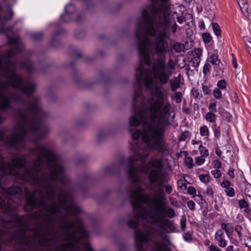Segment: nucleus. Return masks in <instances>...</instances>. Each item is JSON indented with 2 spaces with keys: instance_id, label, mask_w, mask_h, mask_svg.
Returning a JSON list of instances; mask_svg holds the SVG:
<instances>
[{
  "instance_id": "f257e3e1",
  "label": "nucleus",
  "mask_w": 251,
  "mask_h": 251,
  "mask_svg": "<svg viewBox=\"0 0 251 251\" xmlns=\"http://www.w3.org/2000/svg\"><path fill=\"white\" fill-rule=\"evenodd\" d=\"M168 0H152L153 3L141 12L142 20L137 26L136 37L141 64L136 69L137 87L133 97L134 115L130 126L142 124L143 131L132 132L134 142L141 138L146 144H168L164 139L170 125L172 106L168 92L161 85L167 84L172 75L165 58L172 49L167 30L171 23Z\"/></svg>"
},
{
  "instance_id": "f03ea898",
  "label": "nucleus",
  "mask_w": 251,
  "mask_h": 251,
  "mask_svg": "<svg viewBox=\"0 0 251 251\" xmlns=\"http://www.w3.org/2000/svg\"><path fill=\"white\" fill-rule=\"evenodd\" d=\"M173 189L171 184H163L161 180L158 188L154 190L151 197L148 194H142L143 189L141 186L131 190L129 196L133 208V219L128 221V226L135 229L139 219H142L151 220L152 225H157L162 230H164L166 227L171 228L174 227L170 220L165 219V214L169 218L176 216L173 208L166 209V194H171Z\"/></svg>"
},
{
  "instance_id": "7ed1b4c3",
  "label": "nucleus",
  "mask_w": 251,
  "mask_h": 251,
  "mask_svg": "<svg viewBox=\"0 0 251 251\" xmlns=\"http://www.w3.org/2000/svg\"><path fill=\"white\" fill-rule=\"evenodd\" d=\"M1 192L6 199V201L0 197V209H2L10 218L6 223V228H10L12 226L18 227L11 236L10 240L17 242L20 245L25 246L30 250L34 248L37 239H39L38 244L40 246L51 248L52 246L51 243L56 241V237L55 236L48 237L46 234H41V225L38 224L36 227L32 229L33 233L32 235L27 236L26 235L25 232L30 229L29 220L26 217L19 216L17 213V207L21 203L20 200L22 192L21 188L13 186L4 189Z\"/></svg>"
},
{
  "instance_id": "20e7f679",
  "label": "nucleus",
  "mask_w": 251,
  "mask_h": 251,
  "mask_svg": "<svg viewBox=\"0 0 251 251\" xmlns=\"http://www.w3.org/2000/svg\"><path fill=\"white\" fill-rule=\"evenodd\" d=\"M160 240L152 241V246L151 251H172L170 247V239L166 234H158ZM155 234H135V240L137 251H144L143 245L147 243L151 238L156 237Z\"/></svg>"
},
{
  "instance_id": "39448f33",
  "label": "nucleus",
  "mask_w": 251,
  "mask_h": 251,
  "mask_svg": "<svg viewBox=\"0 0 251 251\" xmlns=\"http://www.w3.org/2000/svg\"><path fill=\"white\" fill-rule=\"evenodd\" d=\"M151 166L153 169L149 172L148 177L149 184L151 186L159 178L163 163L160 159H155L151 161Z\"/></svg>"
},
{
  "instance_id": "423d86ee",
  "label": "nucleus",
  "mask_w": 251,
  "mask_h": 251,
  "mask_svg": "<svg viewBox=\"0 0 251 251\" xmlns=\"http://www.w3.org/2000/svg\"><path fill=\"white\" fill-rule=\"evenodd\" d=\"M215 240L218 246L221 248H225L227 245V241L226 239V236L224 231L219 229L215 233Z\"/></svg>"
},
{
  "instance_id": "0eeeda50",
  "label": "nucleus",
  "mask_w": 251,
  "mask_h": 251,
  "mask_svg": "<svg viewBox=\"0 0 251 251\" xmlns=\"http://www.w3.org/2000/svg\"><path fill=\"white\" fill-rule=\"evenodd\" d=\"M3 14V10L0 7V27L1 29H0V33L3 32H6L5 29L4 27L5 24L7 22L8 20L12 18L14 15V13L12 10L10 11V18H8L6 16H4L3 17H2V15Z\"/></svg>"
},
{
  "instance_id": "6e6552de",
  "label": "nucleus",
  "mask_w": 251,
  "mask_h": 251,
  "mask_svg": "<svg viewBox=\"0 0 251 251\" xmlns=\"http://www.w3.org/2000/svg\"><path fill=\"white\" fill-rule=\"evenodd\" d=\"M180 79L178 77H174L170 82V88L173 92L176 91L180 86Z\"/></svg>"
},
{
  "instance_id": "1a4fd4ad",
  "label": "nucleus",
  "mask_w": 251,
  "mask_h": 251,
  "mask_svg": "<svg viewBox=\"0 0 251 251\" xmlns=\"http://www.w3.org/2000/svg\"><path fill=\"white\" fill-rule=\"evenodd\" d=\"M238 204L240 209H244V213L249 214L251 212V209L249 207V204L245 199H243L240 200L238 201Z\"/></svg>"
},
{
  "instance_id": "9d476101",
  "label": "nucleus",
  "mask_w": 251,
  "mask_h": 251,
  "mask_svg": "<svg viewBox=\"0 0 251 251\" xmlns=\"http://www.w3.org/2000/svg\"><path fill=\"white\" fill-rule=\"evenodd\" d=\"M173 48L176 52L184 51L185 50L184 45L179 42L175 43L173 44Z\"/></svg>"
},
{
  "instance_id": "9b49d317",
  "label": "nucleus",
  "mask_w": 251,
  "mask_h": 251,
  "mask_svg": "<svg viewBox=\"0 0 251 251\" xmlns=\"http://www.w3.org/2000/svg\"><path fill=\"white\" fill-rule=\"evenodd\" d=\"M205 120L210 123H214L216 120V115L215 113L208 112L205 115Z\"/></svg>"
},
{
  "instance_id": "f8f14e48",
  "label": "nucleus",
  "mask_w": 251,
  "mask_h": 251,
  "mask_svg": "<svg viewBox=\"0 0 251 251\" xmlns=\"http://www.w3.org/2000/svg\"><path fill=\"white\" fill-rule=\"evenodd\" d=\"M234 230L237 234L239 241H241L242 240L243 231L244 230L243 227L239 225H236L235 226Z\"/></svg>"
},
{
  "instance_id": "ddd939ff",
  "label": "nucleus",
  "mask_w": 251,
  "mask_h": 251,
  "mask_svg": "<svg viewBox=\"0 0 251 251\" xmlns=\"http://www.w3.org/2000/svg\"><path fill=\"white\" fill-rule=\"evenodd\" d=\"M21 66L28 72H31L33 70L32 64L28 60H25L22 63Z\"/></svg>"
},
{
  "instance_id": "4468645a",
  "label": "nucleus",
  "mask_w": 251,
  "mask_h": 251,
  "mask_svg": "<svg viewBox=\"0 0 251 251\" xmlns=\"http://www.w3.org/2000/svg\"><path fill=\"white\" fill-rule=\"evenodd\" d=\"M191 93L192 96L195 99L200 100L202 97V95L195 88L191 90Z\"/></svg>"
},
{
  "instance_id": "2eb2a0df",
  "label": "nucleus",
  "mask_w": 251,
  "mask_h": 251,
  "mask_svg": "<svg viewBox=\"0 0 251 251\" xmlns=\"http://www.w3.org/2000/svg\"><path fill=\"white\" fill-rule=\"evenodd\" d=\"M200 133L202 136H208L209 134V129L206 126L203 125L200 127Z\"/></svg>"
},
{
  "instance_id": "dca6fc26",
  "label": "nucleus",
  "mask_w": 251,
  "mask_h": 251,
  "mask_svg": "<svg viewBox=\"0 0 251 251\" xmlns=\"http://www.w3.org/2000/svg\"><path fill=\"white\" fill-rule=\"evenodd\" d=\"M218 58V55L217 54H212L210 57V62L213 65H219L221 63V61Z\"/></svg>"
},
{
  "instance_id": "f3484780",
  "label": "nucleus",
  "mask_w": 251,
  "mask_h": 251,
  "mask_svg": "<svg viewBox=\"0 0 251 251\" xmlns=\"http://www.w3.org/2000/svg\"><path fill=\"white\" fill-rule=\"evenodd\" d=\"M208 108L209 112H212L213 113H216L217 112L216 101L213 100L209 104Z\"/></svg>"
},
{
  "instance_id": "a211bd4d",
  "label": "nucleus",
  "mask_w": 251,
  "mask_h": 251,
  "mask_svg": "<svg viewBox=\"0 0 251 251\" xmlns=\"http://www.w3.org/2000/svg\"><path fill=\"white\" fill-rule=\"evenodd\" d=\"M212 29L213 30L215 34V35L217 36H220L221 35V30L220 28L219 25L217 23H212Z\"/></svg>"
},
{
  "instance_id": "6ab92c4d",
  "label": "nucleus",
  "mask_w": 251,
  "mask_h": 251,
  "mask_svg": "<svg viewBox=\"0 0 251 251\" xmlns=\"http://www.w3.org/2000/svg\"><path fill=\"white\" fill-rule=\"evenodd\" d=\"M65 10L66 14H73L75 10V6L72 4H69L65 7Z\"/></svg>"
},
{
  "instance_id": "aec40b11",
  "label": "nucleus",
  "mask_w": 251,
  "mask_h": 251,
  "mask_svg": "<svg viewBox=\"0 0 251 251\" xmlns=\"http://www.w3.org/2000/svg\"><path fill=\"white\" fill-rule=\"evenodd\" d=\"M210 85H202V91L204 95H210L212 93V90L210 89Z\"/></svg>"
},
{
  "instance_id": "412c9836",
  "label": "nucleus",
  "mask_w": 251,
  "mask_h": 251,
  "mask_svg": "<svg viewBox=\"0 0 251 251\" xmlns=\"http://www.w3.org/2000/svg\"><path fill=\"white\" fill-rule=\"evenodd\" d=\"M240 9L243 14L245 16H247L249 13L251 12V10L249 8L248 4L240 6Z\"/></svg>"
},
{
  "instance_id": "4be33fe9",
  "label": "nucleus",
  "mask_w": 251,
  "mask_h": 251,
  "mask_svg": "<svg viewBox=\"0 0 251 251\" xmlns=\"http://www.w3.org/2000/svg\"><path fill=\"white\" fill-rule=\"evenodd\" d=\"M184 163L188 168H192L194 165L193 163V160L192 157L190 156L186 157L184 159Z\"/></svg>"
},
{
  "instance_id": "5701e85b",
  "label": "nucleus",
  "mask_w": 251,
  "mask_h": 251,
  "mask_svg": "<svg viewBox=\"0 0 251 251\" xmlns=\"http://www.w3.org/2000/svg\"><path fill=\"white\" fill-rule=\"evenodd\" d=\"M199 150L201 153V156L205 157L209 155L208 150L202 145H201L199 146Z\"/></svg>"
},
{
  "instance_id": "b1692460",
  "label": "nucleus",
  "mask_w": 251,
  "mask_h": 251,
  "mask_svg": "<svg viewBox=\"0 0 251 251\" xmlns=\"http://www.w3.org/2000/svg\"><path fill=\"white\" fill-rule=\"evenodd\" d=\"M193 56L196 58H201L202 55V50L200 48H196L192 52Z\"/></svg>"
},
{
  "instance_id": "393cba45",
  "label": "nucleus",
  "mask_w": 251,
  "mask_h": 251,
  "mask_svg": "<svg viewBox=\"0 0 251 251\" xmlns=\"http://www.w3.org/2000/svg\"><path fill=\"white\" fill-rule=\"evenodd\" d=\"M222 91L219 89H215L213 91V95L215 99L220 100L222 97Z\"/></svg>"
},
{
  "instance_id": "a878e982",
  "label": "nucleus",
  "mask_w": 251,
  "mask_h": 251,
  "mask_svg": "<svg viewBox=\"0 0 251 251\" xmlns=\"http://www.w3.org/2000/svg\"><path fill=\"white\" fill-rule=\"evenodd\" d=\"M217 85L218 86L217 89H219L221 90H224L226 88V83L224 79L219 80Z\"/></svg>"
},
{
  "instance_id": "bb28decb",
  "label": "nucleus",
  "mask_w": 251,
  "mask_h": 251,
  "mask_svg": "<svg viewBox=\"0 0 251 251\" xmlns=\"http://www.w3.org/2000/svg\"><path fill=\"white\" fill-rule=\"evenodd\" d=\"M199 177L201 181L204 183H207L210 180V176L209 175L201 174L199 175Z\"/></svg>"
},
{
  "instance_id": "cd10ccee",
  "label": "nucleus",
  "mask_w": 251,
  "mask_h": 251,
  "mask_svg": "<svg viewBox=\"0 0 251 251\" xmlns=\"http://www.w3.org/2000/svg\"><path fill=\"white\" fill-rule=\"evenodd\" d=\"M182 98V94L180 92H176L175 93L174 99L177 103L181 102Z\"/></svg>"
},
{
  "instance_id": "c85d7f7f",
  "label": "nucleus",
  "mask_w": 251,
  "mask_h": 251,
  "mask_svg": "<svg viewBox=\"0 0 251 251\" xmlns=\"http://www.w3.org/2000/svg\"><path fill=\"white\" fill-rule=\"evenodd\" d=\"M202 38H203V42L205 43H209L211 42V41L212 40V38H211L210 35L207 32L203 33Z\"/></svg>"
},
{
  "instance_id": "c756f323",
  "label": "nucleus",
  "mask_w": 251,
  "mask_h": 251,
  "mask_svg": "<svg viewBox=\"0 0 251 251\" xmlns=\"http://www.w3.org/2000/svg\"><path fill=\"white\" fill-rule=\"evenodd\" d=\"M226 195L230 197H233L235 194V191L232 187H229L225 189Z\"/></svg>"
},
{
  "instance_id": "7c9ffc66",
  "label": "nucleus",
  "mask_w": 251,
  "mask_h": 251,
  "mask_svg": "<svg viewBox=\"0 0 251 251\" xmlns=\"http://www.w3.org/2000/svg\"><path fill=\"white\" fill-rule=\"evenodd\" d=\"M214 129V133L215 136L219 138L221 135V132L219 127H217L216 125L214 124L212 126Z\"/></svg>"
},
{
  "instance_id": "2f4dec72",
  "label": "nucleus",
  "mask_w": 251,
  "mask_h": 251,
  "mask_svg": "<svg viewBox=\"0 0 251 251\" xmlns=\"http://www.w3.org/2000/svg\"><path fill=\"white\" fill-rule=\"evenodd\" d=\"M205 157H203L202 156H200L199 157H197L196 158H195V162H196V163L198 165H201V164H202L204 161H205Z\"/></svg>"
},
{
  "instance_id": "473e14b6",
  "label": "nucleus",
  "mask_w": 251,
  "mask_h": 251,
  "mask_svg": "<svg viewBox=\"0 0 251 251\" xmlns=\"http://www.w3.org/2000/svg\"><path fill=\"white\" fill-rule=\"evenodd\" d=\"M201 60V58H199L198 57L196 58V57H193L192 58V59H191V62L192 63L194 67H198L200 63Z\"/></svg>"
},
{
  "instance_id": "72a5a7b5",
  "label": "nucleus",
  "mask_w": 251,
  "mask_h": 251,
  "mask_svg": "<svg viewBox=\"0 0 251 251\" xmlns=\"http://www.w3.org/2000/svg\"><path fill=\"white\" fill-rule=\"evenodd\" d=\"M211 174L216 178H218L220 177L222 175L221 171L218 169L212 170L211 171Z\"/></svg>"
},
{
  "instance_id": "f704fd0d",
  "label": "nucleus",
  "mask_w": 251,
  "mask_h": 251,
  "mask_svg": "<svg viewBox=\"0 0 251 251\" xmlns=\"http://www.w3.org/2000/svg\"><path fill=\"white\" fill-rule=\"evenodd\" d=\"M231 185V183L227 179H224L222 182L221 183V186L226 189L230 187Z\"/></svg>"
},
{
  "instance_id": "c9c22d12",
  "label": "nucleus",
  "mask_w": 251,
  "mask_h": 251,
  "mask_svg": "<svg viewBox=\"0 0 251 251\" xmlns=\"http://www.w3.org/2000/svg\"><path fill=\"white\" fill-rule=\"evenodd\" d=\"M32 39L34 40H37L43 37V34L41 32L36 33L31 35Z\"/></svg>"
},
{
  "instance_id": "e433bc0d",
  "label": "nucleus",
  "mask_w": 251,
  "mask_h": 251,
  "mask_svg": "<svg viewBox=\"0 0 251 251\" xmlns=\"http://www.w3.org/2000/svg\"><path fill=\"white\" fill-rule=\"evenodd\" d=\"M189 134V132L185 131L183 132L179 137V140L181 141H185Z\"/></svg>"
},
{
  "instance_id": "4c0bfd02",
  "label": "nucleus",
  "mask_w": 251,
  "mask_h": 251,
  "mask_svg": "<svg viewBox=\"0 0 251 251\" xmlns=\"http://www.w3.org/2000/svg\"><path fill=\"white\" fill-rule=\"evenodd\" d=\"M211 66L210 64L206 63L203 67V73L206 75L208 72H209Z\"/></svg>"
},
{
  "instance_id": "58836bf2",
  "label": "nucleus",
  "mask_w": 251,
  "mask_h": 251,
  "mask_svg": "<svg viewBox=\"0 0 251 251\" xmlns=\"http://www.w3.org/2000/svg\"><path fill=\"white\" fill-rule=\"evenodd\" d=\"M187 192L190 195H195L196 193V190L194 187L190 186L187 188Z\"/></svg>"
},
{
  "instance_id": "ea45409f",
  "label": "nucleus",
  "mask_w": 251,
  "mask_h": 251,
  "mask_svg": "<svg viewBox=\"0 0 251 251\" xmlns=\"http://www.w3.org/2000/svg\"><path fill=\"white\" fill-rule=\"evenodd\" d=\"M187 205L190 209L194 210L195 209V203L193 201L190 200L188 201Z\"/></svg>"
},
{
  "instance_id": "a19ab883",
  "label": "nucleus",
  "mask_w": 251,
  "mask_h": 251,
  "mask_svg": "<svg viewBox=\"0 0 251 251\" xmlns=\"http://www.w3.org/2000/svg\"><path fill=\"white\" fill-rule=\"evenodd\" d=\"M213 165L215 168L220 169L222 167V163L218 160H215L213 162Z\"/></svg>"
},
{
  "instance_id": "79ce46f5",
  "label": "nucleus",
  "mask_w": 251,
  "mask_h": 251,
  "mask_svg": "<svg viewBox=\"0 0 251 251\" xmlns=\"http://www.w3.org/2000/svg\"><path fill=\"white\" fill-rule=\"evenodd\" d=\"M183 238L186 241H190L192 239L191 234L189 232H186L183 235Z\"/></svg>"
},
{
  "instance_id": "37998d69",
  "label": "nucleus",
  "mask_w": 251,
  "mask_h": 251,
  "mask_svg": "<svg viewBox=\"0 0 251 251\" xmlns=\"http://www.w3.org/2000/svg\"><path fill=\"white\" fill-rule=\"evenodd\" d=\"M234 169H233L232 168H230L227 172V174L230 176V178L233 179L234 178Z\"/></svg>"
},
{
  "instance_id": "c03bdc74",
  "label": "nucleus",
  "mask_w": 251,
  "mask_h": 251,
  "mask_svg": "<svg viewBox=\"0 0 251 251\" xmlns=\"http://www.w3.org/2000/svg\"><path fill=\"white\" fill-rule=\"evenodd\" d=\"M210 251H222L220 248L215 245H210L209 247Z\"/></svg>"
},
{
  "instance_id": "a18cd8bd",
  "label": "nucleus",
  "mask_w": 251,
  "mask_h": 251,
  "mask_svg": "<svg viewBox=\"0 0 251 251\" xmlns=\"http://www.w3.org/2000/svg\"><path fill=\"white\" fill-rule=\"evenodd\" d=\"M225 251H239V249H234L232 245H229L226 248Z\"/></svg>"
},
{
  "instance_id": "49530a36",
  "label": "nucleus",
  "mask_w": 251,
  "mask_h": 251,
  "mask_svg": "<svg viewBox=\"0 0 251 251\" xmlns=\"http://www.w3.org/2000/svg\"><path fill=\"white\" fill-rule=\"evenodd\" d=\"M233 227L232 226H231V229H230L229 228H228L226 231V234L227 235V236L228 237V238H230V237H231V235L233 233Z\"/></svg>"
},
{
  "instance_id": "de8ad7c7",
  "label": "nucleus",
  "mask_w": 251,
  "mask_h": 251,
  "mask_svg": "<svg viewBox=\"0 0 251 251\" xmlns=\"http://www.w3.org/2000/svg\"><path fill=\"white\" fill-rule=\"evenodd\" d=\"M177 28V25L176 23H175L171 26V29L173 33H175L176 32Z\"/></svg>"
},
{
  "instance_id": "09e8293b",
  "label": "nucleus",
  "mask_w": 251,
  "mask_h": 251,
  "mask_svg": "<svg viewBox=\"0 0 251 251\" xmlns=\"http://www.w3.org/2000/svg\"><path fill=\"white\" fill-rule=\"evenodd\" d=\"M206 193L207 195L213 197V191L212 189L210 187H208L206 189Z\"/></svg>"
},
{
  "instance_id": "8fccbe9b",
  "label": "nucleus",
  "mask_w": 251,
  "mask_h": 251,
  "mask_svg": "<svg viewBox=\"0 0 251 251\" xmlns=\"http://www.w3.org/2000/svg\"><path fill=\"white\" fill-rule=\"evenodd\" d=\"M224 115H223V116L226 117V121L228 122L230 121L232 118L230 114L227 112H226L225 113H224Z\"/></svg>"
},
{
  "instance_id": "3c124183",
  "label": "nucleus",
  "mask_w": 251,
  "mask_h": 251,
  "mask_svg": "<svg viewBox=\"0 0 251 251\" xmlns=\"http://www.w3.org/2000/svg\"><path fill=\"white\" fill-rule=\"evenodd\" d=\"M230 240V242L235 245L236 246H238L239 245V241H237L236 239H233L232 237H230V238H229Z\"/></svg>"
},
{
  "instance_id": "603ef678",
  "label": "nucleus",
  "mask_w": 251,
  "mask_h": 251,
  "mask_svg": "<svg viewBox=\"0 0 251 251\" xmlns=\"http://www.w3.org/2000/svg\"><path fill=\"white\" fill-rule=\"evenodd\" d=\"M168 65L169 66L171 69H174L175 68V64L172 59H170L169 60Z\"/></svg>"
},
{
  "instance_id": "864d4df0",
  "label": "nucleus",
  "mask_w": 251,
  "mask_h": 251,
  "mask_svg": "<svg viewBox=\"0 0 251 251\" xmlns=\"http://www.w3.org/2000/svg\"><path fill=\"white\" fill-rule=\"evenodd\" d=\"M169 199L172 205L174 206H176L177 205V202L175 200V199H174L172 197H170Z\"/></svg>"
},
{
  "instance_id": "5fc2aeb1",
  "label": "nucleus",
  "mask_w": 251,
  "mask_h": 251,
  "mask_svg": "<svg viewBox=\"0 0 251 251\" xmlns=\"http://www.w3.org/2000/svg\"><path fill=\"white\" fill-rule=\"evenodd\" d=\"M180 228L182 230H184L186 228V223L185 221H183L182 220L180 222Z\"/></svg>"
},
{
  "instance_id": "6e6d98bb",
  "label": "nucleus",
  "mask_w": 251,
  "mask_h": 251,
  "mask_svg": "<svg viewBox=\"0 0 251 251\" xmlns=\"http://www.w3.org/2000/svg\"><path fill=\"white\" fill-rule=\"evenodd\" d=\"M227 226H228V224H225V223H223L221 225V229L223 230H224L225 231V232L229 228V227H227Z\"/></svg>"
},
{
  "instance_id": "4d7b16f0",
  "label": "nucleus",
  "mask_w": 251,
  "mask_h": 251,
  "mask_svg": "<svg viewBox=\"0 0 251 251\" xmlns=\"http://www.w3.org/2000/svg\"><path fill=\"white\" fill-rule=\"evenodd\" d=\"M245 245L249 248L251 247V239L250 238H248L247 242L245 243Z\"/></svg>"
},
{
  "instance_id": "13d9d810",
  "label": "nucleus",
  "mask_w": 251,
  "mask_h": 251,
  "mask_svg": "<svg viewBox=\"0 0 251 251\" xmlns=\"http://www.w3.org/2000/svg\"><path fill=\"white\" fill-rule=\"evenodd\" d=\"M232 65H233V66L234 68H237V66H238V64L236 62V61L235 59V58L233 56V55L232 54Z\"/></svg>"
},
{
  "instance_id": "bf43d9fd",
  "label": "nucleus",
  "mask_w": 251,
  "mask_h": 251,
  "mask_svg": "<svg viewBox=\"0 0 251 251\" xmlns=\"http://www.w3.org/2000/svg\"><path fill=\"white\" fill-rule=\"evenodd\" d=\"M177 21L179 24H182L184 21V18L182 16H178L177 17Z\"/></svg>"
},
{
  "instance_id": "052dcab7",
  "label": "nucleus",
  "mask_w": 251,
  "mask_h": 251,
  "mask_svg": "<svg viewBox=\"0 0 251 251\" xmlns=\"http://www.w3.org/2000/svg\"><path fill=\"white\" fill-rule=\"evenodd\" d=\"M238 2L239 6L248 4L246 0H238Z\"/></svg>"
},
{
  "instance_id": "680f3d73",
  "label": "nucleus",
  "mask_w": 251,
  "mask_h": 251,
  "mask_svg": "<svg viewBox=\"0 0 251 251\" xmlns=\"http://www.w3.org/2000/svg\"><path fill=\"white\" fill-rule=\"evenodd\" d=\"M2 238H3V236L2 235V232L0 230V251H1V245H2Z\"/></svg>"
},
{
  "instance_id": "e2e57ef3",
  "label": "nucleus",
  "mask_w": 251,
  "mask_h": 251,
  "mask_svg": "<svg viewBox=\"0 0 251 251\" xmlns=\"http://www.w3.org/2000/svg\"><path fill=\"white\" fill-rule=\"evenodd\" d=\"M215 153L219 157H220L221 155L222 151H221L220 150L217 149L215 151Z\"/></svg>"
},
{
  "instance_id": "0e129e2a",
  "label": "nucleus",
  "mask_w": 251,
  "mask_h": 251,
  "mask_svg": "<svg viewBox=\"0 0 251 251\" xmlns=\"http://www.w3.org/2000/svg\"><path fill=\"white\" fill-rule=\"evenodd\" d=\"M114 168V167H113L112 168H111V170H110V168H107V169L106 170V172H109V173H112L113 172V169Z\"/></svg>"
},
{
  "instance_id": "69168bd1",
  "label": "nucleus",
  "mask_w": 251,
  "mask_h": 251,
  "mask_svg": "<svg viewBox=\"0 0 251 251\" xmlns=\"http://www.w3.org/2000/svg\"><path fill=\"white\" fill-rule=\"evenodd\" d=\"M192 143L193 145L197 144H198V141H196V140H192Z\"/></svg>"
},
{
  "instance_id": "338daca9",
  "label": "nucleus",
  "mask_w": 251,
  "mask_h": 251,
  "mask_svg": "<svg viewBox=\"0 0 251 251\" xmlns=\"http://www.w3.org/2000/svg\"><path fill=\"white\" fill-rule=\"evenodd\" d=\"M64 16V15H62V16H61V20H62V21H64V22H67V20H66L65 19H63Z\"/></svg>"
},
{
  "instance_id": "774afa93",
  "label": "nucleus",
  "mask_w": 251,
  "mask_h": 251,
  "mask_svg": "<svg viewBox=\"0 0 251 251\" xmlns=\"http://www.w3.org/2000/svg\"><path fill=\"white\" fill-rule=\"evenodd\" d=\"M101 136H102V135H101V134H100V133L98 134V138L99 139H100V138H101Z\"/></svg>"
}]
</instances>
